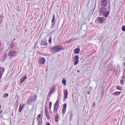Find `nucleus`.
Segmentation results:
<instances>
[{
  "label": "nucleus",
  "mask_w": 125,
  "mask_h": 125,
  "mask_svg": "<svg viewBox=\"0 0 125 125\" xmlns=\"http://www.w3.org/2000/svg\"><path fill=\"white\" fill-rule=\"evenodd\" d=\"M16 52L14 51H10L8 52V55L11 57L15 56L16 55Z\"/></svg>",
  "instance_id": "nucleus-5"
},
{
  "label": "nucleus",
  "mask_w": 125,
  "mask_h": 125,
  "mask_svg": "<svg viewBox=\"0 0 125 125\" xmlns=\"http://www.w3.org/2000/svg\"><path fill=\"white\" fill-rule=\"evenodd\" d=\"M55 87H52L51 89L49 91L48 94V96H51V95L52 94V93L54 92L55 89Z\"/></svg>",
  "instance_id": "nucleus-7"
},
{
  "label": "nucleus",
  "mask_w": 125,
  "mask_h": 125,
  "mask_svg": "<svg viewBox=\"0 0 125 125\" xmlns=\"http://www.w3.org/2000/svg\"><path fill=\"white\" fill-rule=\"evenodd\" d=\"M4 70V69L2 67H0V79H1L3 74Z\"/></svg>",
  "instance_id": "nucleus-12"
},
{
  "label": "nucleus",
  "mask_w": 125,
  "mask_h": 125,
  "mask_svg": "<svg viewBox=\"0 0 125 125\" xmlns=\"http://www.w3.org/2000/svg\"><path fill=\"white\" fill-rule=\"evenodd\" d=\"M41 117V114H39L36 118V119L37 120V121H40V119Z\"/></svg>",
  "instance_id": "nucleus-23"
},
{
  "label": "nucleus",
  "mask_w": 125,
  "mask_h": 125,
  "mask_svg": "<svg viewBox=\"0 0 125 125\" xmlns=\"http://www.w3.org/2000/svg\"><path fill=\"white\" fill-rule=\"evenodd\" d=\"M15 39H13V40L14 41H15Z\"/></svg>",
  "instance_id": "nucleus-48"
},
{
  "label": "nucleus",
  "mask_w": 125,
  "mask_h": 125,
  "mask_svg": "<svg viewBox=\"0 0 125 125\" xmlns=\"http://www.w3.org/2000/svg\"><path fill=\"white\" fill-rule=\"evenodd\" d=\"M45 113H48V109H47V107H46L45 108Z\"/></svg>",
  "instance_id": "nucleus-30"
},
{
  "label": "nucleus",
  "mask_w": 125,
  "mask_h": 125,
  "mask_svg": "<svg viewBox=\"0 0 125 125\" xmlns=\"http://www.w3.org/2000/svg\"><path fill=\"white\" fill-rule=\"evenodd\" d=\"M76 39H74L73 40V41H74Z\"/></svg>",
  "instance_id": "nucleus-46"
},
{
  "label": "nucleus",
  "mask_w": 125,
  "mask_h": 125,
  "mask_svg": "<svg viewBox=\"0 0 125 125\" xmlns=\"http://www.w3.org/2000/svg\"><path fill=\"white\" fill-rule=\"evenodd\" d=\"M45 62L44 58L42 57L40 58L38 61L39 63L40 64H44Z\"/></svg>",
  "instance_id": "nucleus-8"
},
{
  "label": "nucleus",
  "mask_w": 125,
  "mask_h": 125,
  "mask_svg": "<svg viewBox=\"0 0 125 125\" xmlns=\"http://www.w3.org/2000/svg\"><path fill=\"white\" fill-rule=\"evenodd\" d=\"M75 60V61L73 63V64L74 65H77L79 62V57L78 55H76L73 58Z\"/></svg>",
  "instance_id": "nucleus-6"
},
{
  "label": "nucleus",
  "mask_w": 125,
  "mask_h": 125,
  "mask_svg": "<svg viewBox=\"0 0 125 125\" xmlns=\"http://www.w3.org/2000/svg\"><path fill=\"white\" fill-rule=\"evenodd\" d=\"M37 97L36 94L34 95L31 94L28 99V102L29 103V104H31L32 102L35 101L37 99Z\"/></svg>",
  "instance_id": "nucleus-3"
},
{
  "label": "nucleus",
  "mask_w": 125,
  "mask_h": 125,
  "mask_svg": "<svg viewBox=\"0 0 125 125\" xmlns=\"http://www.w3.org/2000/svg\"><path fill=\"white\" fill-rule=\"evenodd\" d=\"M98 22L101 23H103L104 21V18L103 17H100L98 18Z\"/></svg>",
  "instance_id": "nucleus-11"
},
{
  "label": "nucleus",
  "mask_w": 125,
  "mask_h": 125,
  "mask_svg": "<svg viewBox=\"0 0 125 125\" xmlns=\"http://www.w3.org/2000/svg\"><path fill=\"white\" fill-rule=\"evenodd\" d=\"M8 95H9L7 93L5 94H4L3 97V98H6L8 97Z\"/></svg>",
  "instance_id": "nucleus-25"
},
{
  "label": "nucleus",
  "mask_w": 125,
  "mask_h": 125,
  "mask_svg": "<svg viewBox=\"0 0 125 125\" xmlns=\"http://www.w3.org/2000/svg\"><path fill=\"white\" fill-rule=\"evenodd\" d=\"M90 93V91H89L88 90V91H87V94H89Z\"/></svg>",
  "instance_id": "nucleus-36"
},
{
  "label": "nucleus",
  "mask_w": 125,
  "mask_h": 125,
  "mask_svg": "<svg viewBox=\"0 0 125 125\" xmlns=\"http://www.w3.org/2000/svg\"><path fill=\"white\" fill-rule=\"evenodd\" d=\"M66 109L63 108H62V113L63 114H65V113L66 111Z\"/></svg>",
  "instance_id": "nucleus-24"
},
{
  "label": "nucleus",
  "mask_w": 125,
  "mask_h": 125,
  "mask_svg": "<svg viewBox=\"0 0 125 125\" xmlns=\"http://www.w3.org/2000/svg\"><path fill=\"white\" fill-rule=\"evenodd\" d=\"M95 104H93V105L94 106H95Z\"/></svg>",
  "instance_id": "nucleus-44"
},
{
  "label": "nucleus",
  "mask_w": 125,
  "mask_h": 125,
  "mask_svg": "<svg viewBox=\"0 0 125 125\" xmlns=\"http://www.w3.org/2000/svg\"><path fill=\"white\" fill-rule=\"evenodd\" d=\"M45 114H46V116L47 118L48 119H50V116H49V114H48V113H46Z\"/></svg>",
  "instance_id": "nucleus-27"
},
{
  "label": "nucleus",
  "mask_w": 125,
  "mask_h": 125,
  "mask_svg": "<svg viewBox=\"0 0 125 125\" xmlns=\"http://www.w3.org/2000/svg\"><path fill=\"white\" fill-rule=\"evenodd\" d=\"M51 113H52V112H51Z\"/></svg>",
  "instance_id": "nucleus-50"
},
{
  "label": "nucleus",
  "mask_w": 125,
  "mask_h": 125,
  "mask_svg": "<svg viewBox=\"0 0 125 125\" xmlns=\"http://www.w3.org/2000/svg\"><path fill=\"white\" fill-rule=\"evenodd\" d=\"M117 89H119L120 90H122V88L120 86H118L116 87Z\"/></svg>",
  "instance_id": "nucleus-29"
},
{
  "label": "nucleus",
  "mask_w": 125,
  "mask_h": 125,
  "mask_svg": "<svg viewBox=\"0 0 125 125\" xmlns=\"http://www.w3.org/2000/svg\"><path fill=\"white\" fill-rule=\"evenodd\" d=\"M50 38L49 39V43L51 42V36H50Z\"/></svg>",
  "instance_id": "nucleus-32"
},
{
  "label": "nucleus",
  "mask_w": 125,
  "mask_h": 125,
  "mask_svg": "<svg viewBox=\"0 0 125 125\" xmlns=\"http://www.w3.org/2000/svg\"><path fill=\"white\" fill-rule=\"evenodd\" d=\"M100 13L101 15L107 17L109 12L107 11V9L104 7H102L100 9Z\"/></svg>",
  "instance_id": "nucleus-1"
},
{
  "label": "nucleus",
  "mask_w": 125,
  "mask_h": 125,
  "mask_svg": "<svg viewBox=\"0 0 125 125\" xmlns=\"http://www.w3.org/2000/svg\"><path fill=\"white\" fill-rule=\"evenodd\" d=\"M80 51V49L79 48H76L74 50V52L76 54H78Z\"/></svg>",
  "instance_id": "nucleus-17"
},
{
  "label": "nucleus",
  "mask_w": 125,
  "mask_h": 125,
  "mask_svg": "<svg viewBox=\"0 0 125 125\" xmlns=\"http://www.w3.org/2000/svg\"><path fill=\"white\" fill-rule=\"evenodd\" d=\"M122 30L123 31H125V26H124L122 27Z\"/></svg>",
  "instance_id": "nucleus-31"
},
{
  "label": "nucleus",
  "mask_w": 125,
  "mask_h": 125,
  "mask_svg": "<svg viewBox=\"0 0 125 125\" xmlns=\"http://www.w3.org/2000/svg\"><path fill=\"white\" fill-rule=\"evenodd\" d=\"M102 93H103V92H102Z\"/></svg>",
  "instance_id": "nucleus-51"
},
{
  "label": "nucleus",
  "mask_w": 125,
  "mask_h": 125,
  "mask_svg": "<svg viewBox=\"0 0 125 125\" xmlns=\"http://www.w3.org/2000/svg\"><path fill=\"white\" fill-rule=\"evenodd\" d=\"M27 78V77L26 76H24L22 77L20 79V82L21 83H22Z\"/></svg>",
  "instance_id": "nucleus-16"
},
{
  "label": "nucleus",
  "mask_w": 125,
  "mask_h": 125,
  "mask_svg": "<svg viewBox=\"0 0 125 125\" xmlns=\"http://www.w3.org/2000/svg\"><path fill=\"white\" fill-rule=\"evenodd\" d=\"M51 106H49V108L50 109V110H51Z\"/></svg>",
  "instance_id": "nucleus-42"
},
{
  "label": "nucleus",
  "mask_w": 125,
  "mask_h": 125,
  "mask_svg": "<svg viewBox=\"0 0 125 125\" xmlns=\"http://www.w3.org/2000/svg\"><path fill=\"white\" fill-rule=\"evenodd\" d=\"M107 0H102L101 4L103 6L105 7L107 4Z\"/></svg>",
  "instance_id": "nucleus-9"
},
{
  "label": "nucleus",
  "mask_w": 125,
  "mask_h": 125,
  "mask_svg": "<svg viewBox=\"0 0 125 125\" xmlns=\"http://www.w3.org/2000/svg\"><path fill=\"white\" fill-rule=\"evenodd\" d=\"M63 47L60 46H53L50 48V51L53 53L58 52L62 50Z\"/></svg>",
  "instance_id": "nucleus-2"
},
{
  "label": "nucleus",
  "mask_w": 125,
  "mask_h": 125,
  "mask_svg": "<svg viewBox=\"0 0 125 125\" xmlns=\"http://www.w3.org/2000/svg\"><path fill=\"white\" fill-rule=\"evenodd\" d=\"M59 101L58 100H57L54 105L53 112L54 113H56L57 110L59 107Z\"/></svg>",
  "instance_id": "nucleus-4"
},
{
  "label": "nucleus",
  "mask_w": 125,
  "mask_h": 125,
  "mask_svg": "<svg viewBox=\"0 0 125 125\" xmlns=\"http://www.w3.org/2000/svg\"><path fill=\"white\" fill-rule=\"evenodd\" d=\"M10 46L11 48H13L14 47V44L13 42L12 41L10 43Z\"/></svg>",
  "instance_id": "nucleus-20"
},
{
  "label": "nucleus",
  "mask_w": 125,
  "mask_h": 125,
  "mask_svg": "<svg viewBox=\"0 0 125 125\" xmlns=\"http://www.w3.org/2000/svg\"><path fill=\"white\" fill-rule=\"evenodd\" d=\"M1 108V106L0 105V109Z\"/></svg>",
  "instance_id": "nucleus-49"
},
{
  "label": "nucleus",
  "mask_w": 125,
  "mask_h": 125,
  "mask_svg": "<svg viewBox=\"0 0 125 125\" xmlns=\"http://www.w3.org/2000/svg\"><path fill=\"white\" fill-rule=\"evenodd\" d=\"M71 40H69L68 41H66L65 42V43H68L71 42Z\"/></svg>",
  "instance_id": "nucleus-34"
},
{
  "label": "nucleus",
  "mask_w": 125,
  "mask_h": 125,
  "mask_svg": "<svg viewBox=\"0 0 125 125\" xmlns=\"http://www.w3.org/2000/svg\"><path fill=\"white\" fill-rule=\"evenodd\" d=\"M1 46V42L0 41V47Z\"/></svg>",
  "instance_id": "nucleus-40"
},
{
  "label": "nucleus",
  "mask_w": 125,
  "mask_h": 125,
  "mask_svg": "<svg viewBox=\"0 0 125 125\" xmlns=\"http://www.w3.org/2000/svg\"><path fill=\"white\" fill-rule=\"evenodd\" d=\"M24 104H20V106L19 107L18 111L19 112H21V111L22 109L23 108L24 106Z\"/></svg>",
  "instance_id": "nucleus-13"
},
{
  "label": "nucleus",
  "mask_w": 125,
  "mask_h": 125,
  "mask_svg": "<svg viewBox=\"0 0 125 125\" xmlns=\"http://www.w3.org/2000/svg\"><path fill=\"white\" fill-rule=\"evenodd\" d=\"M67 107V104L66 103H65L64 104L63 108L66 109Z\"/></svg>",
  "instance_id": "nucleus-28"
},
{
  "label": "nucleus",
  "mask_w": 125,
  "mask_h": 125,
  "mask_svg": "<svg viewBox=\"0 0 125 125\" xmlns=\"http://www.w3.org/2000/svg\"><path fill=\"white\" fill-rule=\"evenodd\" d=\"M59 119V116L58 115V114H56L55 117V120L56 122H57L58 121Z\"/></svg>",
  "instance_id": "nucleus-19"
},
{
  "label": "nucleus",
  "mask_w": 125,
  "mask_h": 125,
  "mask_svg": "<svg viewBox=\"0 0 125 125\" xmlns=\"http://www.w3.org/2000/svg\"><path fill=\"white\" fill-rule=\"evenodd\" d=\"M41 44L42 46H47V43L45 41H42Z\"/></svg>",
  "instance_id": "nucleus-15"
},
{
  "label": "nucleus",
  "mask_w": 125,
  "mask_h": 125,
  "mask_svg": "<svg viewBox=\"0 0 125 125\" xmlns=\"http://www.w3.org/2000/svg\"><path fill=\"white\" fill-rule=\"evenodd\" d=\"M124 66H125V62H124Z\"/></svg>",
  "instance_id": "nucleus-47"
},
{
  "label": "nucleus",
  "mask_w": 125,
  "mask_h": 125,
  "mask_svg": "<svg viewBox=\"0 0 125 125\" xmlns=\"http://www.w3.org/2000/svg\"><path fill=\"white\" fill-rule=\"evenodd\" d=\"M55 15L54 14L53 16V18L52 20V22L53 23L52 26H53V25L55 24Z\"/></svg>",
  "instance_id": "nucleus-18"
},
{
  "label": "nucleus",
  "mask_w": 125,
  "mask_h": 125,
  "mask_svg": "<svg viewBox=\"0 0 125 125\" xmlns=\"http://www.w3.org/2000/svg\"><path fill=\"white\" fill-rule=\"evenodd\" d=\"M50 96H48V95L47 100L49 101V100Z\"/></svg>",
  "instance_id": "nucleus-35"
},
{
  "label": "nucleus",
  "mask_w": 125,
  "mask_h": 125,
  "mask_svg": "<svg viewBox=\"0 0 125 125\" xmlns=\"http://www.w3.org/2000/svg\"><path fill=\"white\" fill-rule=\"evenodd\" d=\"M7 58V55L5 54L3 55V56L2 57L1 60L2 62L4 61Z\"/></svg>",
  "instance_id": "nucleus-14"
},
{
  "label": "nucleus",
  "mask_w": 125,
  "mask_h": 125,
  "mask_svg": "<svg viewBox=\"0 0 125 125\" xmlns=\"http://www.w3.org/2000/svg\"><path fill=\"white\" fill-rule=\"evenodd\" d=\"M2 111V110H0V113H1V112Z\"/></svg>",
  "instance_id": "nucleus-45"
},
{
  "label": "nucleus",
  "mask_w": 125,
  "mask_h": 125,
  "mask_svg": "<svg viewBox=\"0 0 125 125\" xmlns=\"http://www.w3.org/2000/svg\"><path fill=\"white\" fill-rule=\"evenodd\" d=\"M80 72V71L79 70H77V72L78 73H79Z\"/></svg>",
  "instance_id": "nucleus-43"
},
{
  "label": "nucleus",
  "mask_w": 125,
  "mask_h": 125,
  "mask_svg": "<svg viewBox=\"0 0 125 125\" xmlns=\"http://www.w3.org/2000/svg\"><path fill=\"white\" fill-rule=\"evenodd\" d=\"M46 125H50V124L49 122H48L46 123Z\"/></svg>",
  "instance_id": "nucleus-39"
},
{
  "label": "nucleus",
  "mask_w": 125,
  "mask_h": 125,
  "mask_svg": "<svg viewBox=\"0 0 125 125\" xmlns=\"http://www.w3.org/2000/svg\"><path fill=\"white\" fill-rule=\"evenodd\" d=\"M38 125H41V122L40 121H38Z\"/></svg>",
  "instance_id": "nucleus-33"
},
{
  "label": "nucleus",
  "mask_w": 125,
  "mask_h": 125,
  "mask_svg": "<svg viewBox=\"0 0 125 125\" xmlns=\"http://www.w3.org/2000/svg\"><path fill=\"white\" fill-rule=\"evenodd\" d=\"M52 103L51 102H50V104H49V106H51Z\"/></svg>",
  "instance_id": "nucleus-37"
},
{
  "label": "nucleus",
  "mask_w": 125,
  "mask_h": 125,
  "mask_svg": "<svg viewBox=\"0 0 125 125\" xmlns=\"http://www.w3.org/2000/svg\"><path fill=\"white\" fill-rule=\"evenodd\" d=\"M64 98L65 99L67 98L68 95V92L67 90L65 89L64 91Z\"/></svg>",
  "instance_id": "nucleus-10"
},
{
  "label": "nucleus",
  "mask_w": 125,
  "mask_h": 125,
  "mask_svg": "<svg viewBox=\"0 0 125 125\" xmlns=\"http://www.w3.org/2000/svg\"><path fill=\"white\" fill-rule=\"evenodd\" d=\"M121 92H116L113 93L112 94L114 95H119L121 93Z\"/></svg>",
  "instance_id": "nucleus-22"
},
{
  "label": "nucleus",
  "mask_w": 125,
  "mask_h": 125,
  "mask_svg": "<svg viewBox=\"0 0 125 125\" xmlns=\"http://www.w3.org/2000/svg\"><path fill=\"white\" fill-rule=\"evenodd\" d=\"M62 82L63 84L64 85H66V80L64 78H63L62 79Z\"/></svg>",
  "instance_id": "nucleus-21"
},
{
  "label": "nucleus",
  "mask_w": 125,
  "mask_h": 125,
  "mask_svg": "<svg viewBox=\"0 0 125 125\" xmlns=\"http://www.w3.org/2000/svg\"><path fill=\"white\" fill-rule=\"evenodd\" d=\"M124 81V80H121L120 81V83L122 85H123L124 84V83L123 82Z\"/></svg>",
  "instance_id": "nucleus-26"
},
{
  "label": "nucleus",
  "mask_w": 125,
  "mask_h": 125,
  "mask_svg": "<svg viewBox=\"0 0 125 125\" xmlns=\"http://www.w3.org/2000/svg\"><path fill=\"white\" fill-rule=\"evenodd\" d=\"M37 44V43H35V44H34V47H36V45Z\"/></svg>",
  "instance_id": "nucleus-38"
},
{
  "label": "nucleus",
  "mask_w": 125,
  "mask_h": 125,
  "mask_svg": "<svg viewBox=\"0 0 125 125\" xmlns=\"http://www.w3.org/2000/svg\"><path fill=\"white\" fill-rule=\"evenodd\" d=\"M122 77L123 79H125V77L124 76H122Z\"/></svg>",
  "instance_id": "nucleus-41"
}]
</instances>
